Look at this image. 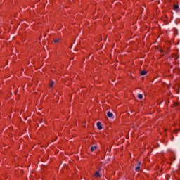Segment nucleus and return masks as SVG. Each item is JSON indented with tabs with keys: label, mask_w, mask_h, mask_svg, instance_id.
I'll list each match as a JSON object with an SVG mask.
<instances>
[{
	"label": "nucleus",
	"mask_w": 180,
	"mask_h": 180,
	"mask_svg": "<svg viewBox=\"0 0 180 180\" xmlns=\"http://www.w3.org/2000/svg\"><path fill=\"white\" fill-rule=\"evenodd\" d=\"M107 116H108V117H109L110 119H113V117H114L113 114H112L110 111H109V112H107Z\"/></svg>",
	"instance_id": "obj_1"
},
{
	"label": "nucleus",
	"mask_w": 180,
	"mask_h": 180,
	"mask_svg": "<svg viewBox=\"0 0 180 180\" xmlns=\"http://www.w3.org/2000/svg\"><path fill=\"white\" fill-rule=\"evenodd\" d=\"M94 176L96 178H101V174L99 173V171L96 172V174H94Z\"/></svg>",
	"instance_id": "obj_2"
},
{
	"label": "nucleus",
	"mask_w": 180,
	"mask_h": 180,
	"mask_svg": "<svg viewBox=\"0 0 180 180\" xmlns=\"http://www.w3.org/2000/svg\"><path fill=\"white\" fill-rule=\"evenodd\" d=\"M97 127L98 130H102V124L101 122H97Z\"/></svg>",
	"instance_id": "obj_3"
},
{
	"label": "nucleus",
	"mask_w": 180,
	"mask_h": 180,
	"mask_svg": "<svg viewBox=\"0 0 180 180\" xmlns=\"http://www.w3.org/2000/svg\"><path fill=\"white\" fill-rule=\"evenodd\" d=\"M140 165H141V162H138V166L135 167V171H139L140 169Z\"/></svg>",
	"instance_id": "obj_4"
},
{
	"label": "nucleus",
	"mask_w": 180,
	"mask_h": 180,
	"mask_svg": "<svg viewBox=\"0 0 180 180\" xmlns=\"http://www.w3.org/2000/svg\"><path fill=\"white\" fill-rule=\"evenodd\" d=\"M173 8L174 11H178V9H179V6L178 4H174Z\"/></svg>",
	"instance_id": "obj_5"
},
{
	"label": "nucleus",
	"mask_w": 180,
	"mask_h": 180,
	"mask_svg": "<svg viewBox=\"0 0 180 180\" xmlns=\"http://www.w3.org/2000/svg\"><path fill=\"white\" fill-rule=\"evenodd\" d=\"M96 148H98V146H91V151H94L95 150H96Z\"/></svg>",
	"instance_id": "obj_6"
},
{
	"label": "nucleus",
	"mask_w": 180,
	"mask_h": 180,
	"mask_svg": "<svg viewBox=\"0 0 180 180\" xmlns=\"http://www.w3.org/2000/svg\"><path fill=\"white\" fill-rule=\"evenodd\" d=\"M140 74H141V75H146V74H147V71H146V70H141Z\"/></svg>",
	"instance_id": "obj_7"
},
{
	"label": "nucleus",
	"mask_w": 180,
	"mask_h": 180,
	"mask_svg": "<svg viewBox=\"0 0 180 180\" xmlns=\"http://www.w3.org/2000/svg\"><path fill=\"white\" fill-rule=\"evenodd\" d=\"M138 98H139V99H143V94H138Z\"/></svg>",
	"instance_id": "obj_8"
},
{
	"label": "nucleus",
	"mask_w": 180,
	"mask_h": 180,
	"mask_svg": "<svg viewBox=\"0 0 180 180\" xmlns=\"http://www.w3.org/2000/svg\"><path fill=\"white\" fill-rule=\"evenodd\" d=\"M53 85H54V82L51 81V83H50V87L53 88Z\"/></svg>",
	"instance_id": "obj_9"
},
{
	"label": "nucleus",
	"mask_w": 180,
	"mask_h": 180,
	"mask_svg": "<svg viewBox=\"0 0 180 180\" xmlns=\"http://www.w3.org/2000/svg\"><path fill=\"white\" fill-rule=\"evenodd\" d=\"M60 41V39H54V43H58V41Z\"/></svg>",
	"instance_id": "obj_10"
},
{
	"label": "nucleus",
	"mask_w": 180,
	"mask_h": 180,
	"mask_svg": "<svg viewBox=\"0 0 180 180\" xmlns=\"http://www.w3.org/2000/svg\"><path fill=\"white\" fill-rule=\"evenodd\" d=\"M174 60H178L179 57H178V56H175L174 57Z\"/></svg>",
	"instance_id": "obj_11"
},
{
	"label": "nucleus",
	"mask_w": 180,
	"mask_h": 180,
	"mask_svg": "<svg viewBox=\"0 0 180 180\" xmlns=\"http://www.w3.org/2000/svg\"><path fill=\"white\" fill-rule=\"evenodd\" d=\"M159 51H160V53H164V50H163V49H159Z\"/></svg>",
	"instance_id": "obj_12"
}]
</instances>
